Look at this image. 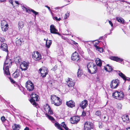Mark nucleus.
<instances>
[{"label": "nucleus", "instance_id": "nucleus-47", "mask_svg": "<svg viewBox=\"0 0 130 130\" xmlns=\"http://www.w3.org/2000/svg\"><path fill=\"white\" fill-rule=\"evenodd\" d=\"M77 92V90L76 89L73 87V89H72V93L73 94H74V93H75Z\"/></svg>", "mask_w": 130, "mask_h": 130}, {"label": "nucleus", "instance_id": "nucleus-50", "mask_svg": "<svg viewBox=\"0 0 130 130\" xmlns=\"http://www.w3.org/2000/svg\"><path fill=\"white\" fill-rule=\"evenodd\" d=\"M57 66H54L52 69V70L55 71L57 69Z\"/></svg>", "mask_w": 130, "mask_h": 130}, {"label": "nucleus", "instance_id": "nucleus-40", "mask_svg": "<svg viewBox=\"0 0 130 130\" xmlns=\"http://www.w3.org/2000/svg\"><path fill=\"white\" fill-rule=\"evenodd\" d=\"M1 119L2 121V122L3 123H4V122L5 121H6L8 123V120H7L5 118V117L4 116H3L1 118Z\"/></svg>", "mask_w": 130, "mask_h": 130}, {"label": "nucleus", "instance_id": "nucleus-5", "mask_svg": "<svg viewBox=\"0 0 130 130\" xmlns=\"http://www.w3.org/2000/svg\"><path fill=\"white\" fill-rule=\"evenodd\" d=\"M30 96L31 99L30 101V102H31L32 105L36 106L37 105V104L35 101H38V96L35 93H32Z\"/></svg>", "mask_w": 130, "mask_h": 130}, {"label": "nucleus", "instance_id": "nucleus-3", "mask_svg": "<svg viewBox=\"0 0 130 130\" xmlns=\"http://www.w3.org/2000/svg\"><path fill=\"white\" fill-rule=\"evenodd\" d=\"M21 8L23 11H25L26 12L29 14L31 12H32V15L34 17L35 19H36V15H37L39 13L38 12L28 7L26 5L23 4H21Z\"/></svg>", "mask_w": 130, "mask_h": 130}, {"label": "nucleus", "instance_id": "nucleus-26", "mask_svg": "<svg viewBox=\"0 0 130 130\" xmlns=\"http://www.w3.org/2000/svg\"><path fill=\"white\" fill-rule=\"evenodd\" d=\"M24 26V24L23 22L22 21H20L18 23V27L19 31H21L22 28Z\"/></svg>", "mask_w": 130, "mask_h": 130}, {"label": "nucleus", "instance_id": "nucleus-39", "mask_svg": "<svg viewBox=\"0 0 130 130\" xmlns=\"http://www.w3.org/2000/svg\"><path fill=\"white\" fill-rule=\"evenodd\" d=\"M96 49L100 52H103V49L101 47H100L98 46H96Z\"/></svg>", "mask_w": 130, "mask_h": 130}, {"label": "nucleus", "instance_id": "nucleus-55", "mask_svg": "<svg viewBox=\"0 0 130 130\" xmlns=\"http://www.w3.org/2000/svg\"><path fill=\"white\" fill-rule=\"evenodd\" d=\"M14 3H16V4H17L18 5H19L20 4L19 3V2L18 1H14Z\"/></svg>", "mask_w": 130, "mask_h": 130}, {"label": "nucleus", "instance_id": "nucleus-29", "mask_svg": "<svg viewBox=\"0 0 130 130\" xmlns=\"http://www.w3.org/2000/svg\"><path fill=\"white\" fill-rule=\"evenodd\" d=\"M104 69L107 71L109 72H111L113 70L111 67L108 64L107 65L106 67H104Z\"/></svg>", "mask_w": 130, "mask_h": 130}, {"label": "nucleus", "instance_id": "nucleus-61", "mask_svg": "<svg viewBox=\"0 0 130 130\" xmlns=\"http://www.w3.org/2000/svg\"><path fill=\"white\" fill-rule=\"evenodd\" d=\"M128 91L129 92H130V85L128 87Z\"/></svg>", "mask_w": 130, "mask_h": 130}, {"label": "nucleus", "instance_id": "nucleus-48", "mask_svg": "<svg viewBox=\"0 0 130 130\" xmlns=\"http://www.w3.org/2000/svg\"><path fill=\"white\" fill-rule=\"evenodd\" d=\"M5 41V39L3 37H0V41L3 42Z\"/></svg>", "mask_w": 130, "mask_h": 130}, {"label": "nucleus", "instance_id": "nucleus-58", "mask_svg": "<svg viewBox=\"0 0 130 130\" xmlns=\"http://www.w3.org/2000/svg\"><path fill=\"white\" fill-rule=\"evenodd\" d=\"M82 114L84 116H85L86 115V113H85L84 112H82Z\"/></svg>", "mask_w": 130, "mask_h": 130}, {"label": "nucleus", "instance_id": "nucleus-25", "mask_svg": "<svg viewBox=\"0 0 130 130\" xmlns=\"http://www.w3.org/2000/svg\"><path fill=\"white\" fill-rule=\"evenodd\" d=\"M111 59L119 62H122L123 61L122 59L116 56H112L111 57Z\"/></svg>", "mask_w": 130, "mask_h": 130}, {"label": "nucleus", "instance_id": "nucleus-54", "mask_svg": "<svg viewBox=\"0 0 130 130\" xmlns=\"http://www.w3.org/2000/svg\"><path fill=\"white\" fill-rule=\"evenodd\" d=\"M10 3L13 6V2H14L12 0H10L9 1Z\"/></svg>", "mask_w": 130, "mask_h": 130}, {"label": "nucleus", "instance_id": "nucleus-24", "mask_svg": "<svg viewBox=\"0 0 130 130\" xmlns=\"http://www.w3.org/2000/svg\"><path fill=\"white\" fill-rule=\"evenodd\" d=\"M109 111V113L111 116H114L116 112L115 109L112 107H110L108 108Z\"/></svg>", "mask_w": 130, "mask_h": 130}, {"label": "nucleus", "instance_id": "nucleus-44", "mask_svg": "<svg viewBox=\"0 0 130 130\" xmlns=\"http://www.w3.org/2000/svg\"><path fill=\"white\" fill-rule=\"evenodd\" d=\"M101 114V113L100 111H97L95 113V115L98 116H100Z\"/></svg>", "mask_w": 130, "mask_h": 130}, {"label": "nucleus", "instance_id": "nucleus-60", "mask_svg": "<svg viewBox=\"0 0 130 130\" xmlns=\"http://www.w3.org/2000/svg\"><path fill=\"white\" fill-rule=\"evenodd\" d=\"M56 33H55V34H58L61 37V36H62L61 34H59V33H58V32H56Z\"/></svg>", "mask_w": 130, "mask_h": 130}, {"label": "nucleus", "instance_id": "nucleus-27", "mask_svg": "<svg viewBox=\"0 0 130 130\" xmlns=\"http://www.w3.org/2000/svg\"><path fill=\"white\" fill-rule=\"evenodd\" d=\"M21 60V59L20 56L14 58V61L17 65L20 64Z\"/></svg>", "mask_w": 130, "mask_h": 130}, {"label": "nucleus", "instance_id": "nucleus-41", "mask_svg": "<svg viewBox=\"0 0 130 130\" xmlns=\"http://www.w3.org/2000/svg\"><path fill=\"white\" fill-rule=\"evenodd\" d=\"M16 45L18 46L20 45L21 44V41L20 39L17 40L16 41Z\"/></svg>", "mask_w": 130, "mask_h": 130}, {"label": "nucleus", "instance_id": "nucleus-63", "mask_svg": "<svg viewBox=\"0 0 130 130\" xmlns=\"http://www.w3.org/2000/svg\"><path fill=\"white\" fill-rule=\"evenodd\" d=\"M6 0H0V2H4Z\"/></svg>", "mask_w": 130, "mask_h": 130}, {"label": "nucleus", "instance_id": "nucleus-10", "mask_svg": "<svg viewBox=\"0 0 130 130\" xmlns=\"http://www.w3.org/2000/svg\"><path fill=\"white\" fill-rule=\"evenodd\" d=\"M25 86L28 90L29 91H32L34 89L33 84L30 81H28L26 82Z\"/></svg>", "mask_w": 130, "mask_h": 130}, {"label": "nucleus", "instance_id": "nucleus-7", "mask_svg": "<svg viewBox=\"0 0 130 130\" xmlns=\"http://www.w3.org/2000/svg\"><path fill=\"white\" fill-rule=\"evenodd\" d=\"M54 125L58 129L60 130H64L62 128L61 126H62L66 130H68V128L67 127L64 122L62 123L60 125L57 122H56L54 123Z\"/></svg>", "mask_w": 130, "mask_h": 130}, {"label": "nucleus", "instance_id": "nucleus-35", "mask_svg": "<svg viewBox=\"0 0 130 130\" xmlns=\"http://www.w3.org/2000/svg\"><path fill=\"white\" fill-rule=\"evenodd\" d=\"M116 19L117 21L121 23H124V19L121 17H117Z\"/></svg>", "mask_w": 130, "mask_h": 130}, {"label": "nucleus", "instance_id": "nucleus-2", "mask_svg": "<svg viewBox=\"0 0 130 130\" xmlns=\"http://www.w3.org/2000/svg\"><path fill=\"white\" fill-rule=\"evenodd\" d=\"M87 67L88 72L91 74L95 73L97 71V66L92 62L88 63L87 64Z\"/></svg>", "mask_w": 130, "mask_h": 130}, {"label": "nucleus", "instance_id": "nucleus-22", "mask_svg": "<svg viewBox=\"0 0 130 130\" xmlns=\"http://www.w3.org/2000/svg\"><path fill=\"white\" fill-rule=\"evenodd\" d=\"M66 105L69 107L72 108L75 106V102L72 100H70L66 102Z\"/></svg>", "mask_w": 130, "mask_h": 130}, {"label": "nucleus", "instance_id": "nucleus-9", "mask_svg": "<svg viewBox=\"0 0 130 130\" xmlns=\"http://www.w3.org/2000/svg\"><path fill=\"white\" fill-rule=\"evenodd\" d=\"M41 74V76L43 77H46L48 72L47 69L45 67H43L39 70Z\"/></svg>", "mask_w": 130, "mask_h": 130}, {"label": "nucleus", "instance_id": "nucleus-23", "mask_svg": "<svg viewBox=\"0 0 130 130\" xmlns=\"http://www.w3.org/2000/svg\"><path fill=\"white\" fill-rule=\"evenodd\" d=\"M50 32L51 33L55 34L57 33V30L56 29L55 26L53 25H52L50 26Z\"/></svg>", "mask_w": 130, "mask_h": 130}, {"label": "nucleus", "instance_id": "nucleus-1", "mask_svg": "<svg viewBox=\"0 0 130 130\" xmlns=\"http://www.w3.org/2000/svg\"><path fill=\"white\" fill-rule=\"evenodd\" d=\"M12 62L11 58H6L4 63L3 67L4 73L5 75H9L10 74L9 68L12 65Z\"/></svg>", "mask_w": 130, "mask_h": 130}, {"label": "nucleus", "instance_id": "nucleus-64", "mask_svg": "<svg viewBox=\"0 0 130 130\" xmlns=\"http://www.w3.org/2000/svg\"><path fill=\"white\" fill-rule=\"evenodd\" d=\"M20 90H21V91H22V90H23V88L22 87H21V88H20Z\"/></svg>", "mask_w": 130, "mask_h": 130}, {"label": "nucleus", "instance_id": "nucleus-20", "mask_svg": "<svg viewBox=\"0 0 130 130\" xmlns=\"http://www.w3.org/2000/svg\"><path fill=\"white\" fill-rule=\"evenodd\" d=\"M21 72L20 70L17 69L13 74V77L14 78H17L20 76Z\"/></svg>", "mask_w": 130, "mask_h": 130}, {"label": "nucleus", "instance_id": "nucleus-11", "mask_svg": "<svg viewBox=\"0 0 130 130\" xmlns=\"http://www.w3.org/2000/svg\"><path fill=\"white\" fill-rule=\"evenodd\" d=\"M72 60L75 61H78L80 60V56L78 53L76 52L73 54L71 56Z\"/></svg>", "mask_w": 130, "mask_h": 130}, {"label": "nucleus", "instance_id": "nucleus-13", "mask_svg": "<svg viewBox=\"0 0 130 130\" xmlns=\"http://www.w3.org/2000/svg\"><path fill=\"white\" fill-rule=\"evenodd\" d=\"M80 120V118L78 116H73L71 118L70 121L72 124H77Z\"/></svg>", "mask_w": 130, "mask_h": 130}, {"label": "nucleus", "instance_id": "nucleus-42", "mask_svg": "<svg viewBox=\"0 0 130 130\" xmlns=\"http://www.w3.org/2000/svg\"><path fill=\"white\" fill-rule=\"evenodd\" d=\"M70 15L69 12L68 11L67 13L65 15L64 17L65 19H67L69 16Z\"/></svg>", "mask_w": 130, "mask_h": 130}, {"label": "nucleus", "instance_id": "nucleus-33", "mask_svg": "<svg viewBox=\"0 0 130 130\" xmlns=\"http://www.w3.org/2000/svg\"><path fill=\"white\" fill-rule=\"evenodd\" d=\"M13 129L14 130H19L20 128V126L14 124L12 126Z\"/></svg>", "mask_w": 130, "mask_h": 130}, {"label": "nucleus", "instance_id": "nucleus-6", "mask_svg": "<svg viewBox=\"0 0 130 130\" xmlns=\"http://www.w3.org/2000/svg\"><path fill=\"white\" fill-rule=\"evenodd\" d=\"M84 130H91L94 128V125L92 123L89 121L85 122L84 124Z\"/></svg>", "mask_w": 130, "mask_h": 130}, {"label": "nucleus", "instance_id": "nucleus-59", "mask_svg": "<svg viewBox=\"0 0 130 130\" xmlns=\"http://www.w3.org/2000/svg\"><path fill=\"white\" fill-rule=\"evenodd\" d=\"M24 130H29V128L27 127H26L24 129Z\"/></svg>", "mask_w": 130, "mask_h": 130}, {"label": "nucleus", "instance_id": "nucleus-56", "mask_svg": "<svg viewBox=\"0 0 130 130\" xmlns=\"http://www.w3.org/2000/svg\"><path fill=\"white\" fill-rule=\"evenodd\" d=\"M45 6L47 8H48V9L50 11H51V9H50V7H48V6Z\"/></svg>", "mask_w": 130, "mask_h": 130}, {"label": "nucleus", "instance_id": "nucleus-36", "mask_svg": "<svg viewBox=\"0 0 130 130\" xmlns=\"http://www.w3.org/2000/svg\"><path fill=\"white\" fill-rule=\"evenodd\" d=\"M2 30L3 31H7L9 28V25L1 27Z\"/></svg>", "mask_w": 130, "mask_h": 130}, {"label": "nucleus", "instance_id": "nucleus-19", "mask_svg": "<svg viewBox=\"0 0 130 130\" xmlns=\"http://www.w3.org/2000/svg\"><path fill=\"white\" fill-rule=\"evenodd\" d=\"M67 84L69 87H73L74 85V82L72 80V79L68 78L67 81Z\"/></svg>", "mask_w": 130, "mask_h": 130}, {"label": "nucleus", "instance_id": "nucleus-51", "mask_svg": "<svg viewBox=\"0 0 130 130\" xmlns=\"http://www.w3.org/2000/svg\"><path fill=\"white\" fill-rule=\"evenodd\" d=\"M108 22L109 24L111 25V26L112 27L113 26V24L112 22L111 21L109 20Z\"/></svg>", "mask_w": 130, "mask_h": 130}, {"label": "nucleus", "instance_id": "nucleus-46", "mask_svg": "<svg viewBox=\"0 0 130 130\" xmlns=\"http://www.w3.org/2000/svg\"><path fill=\"white\" fill-rule=\"evenodd\" d=\"M96 42H95V44H94V46L96 48V46H98L97 45L99 44L100 41H99L98 40H96Z\"/></svg>", "mask_w": 130, "mask_h": 130}, {"label": "nucleus", "instance_id": "nucleus-49", "mask_svg": "<svg viewBox=\"0 0 130 130\" xmlns=\"http://www.w3.org/2000/svg\"><path fill=\"white\" fill-rule=\"evenodd\" d=\"M8 123L6 122V121H5L4 123L3 124L5 125V126H9V121H8Z\"/></svg>", "mask_w": 130, "mask_h": 130}, {"label": "nucleus", "instance_id": "nucleus-18", "mask_svg": "<svg viewBox=\"0 0 130 130\" xmlns=\"http://www.w3.org/2000/svg\"><path fill=\"white\" fill-rule=\"evenodd\" d=\"M80 106L83 109L85 108L88 105V101L85 100L82 101L79 104Z\"/></svg>", "mask_w": 130, "mask_h": 130}, {"label": "nucleus", "instance_id": "nucleus-52", "mask_svg": "<svg viewBox=\"0 0 130 130\" xmlns=\"http://www.w3.org/2000/svg\"><path fill=\"white\" fill-rule=\"evenodd\" d=\"M61 37L62 39H63L64 40H67V38H66L65 37L62 36H61Z\"/></svg>", "mask_w": 130, "mask_h": 130}, {"label": "nucleus", "instance_id": "nucleus-16", "mask_svg": "<svg viewBox=\"0 0 130 130\" xmlns=\"http://www.w3.org/2000/svg\"><path fill=\"white\" fill-rule=\"evenodd\" d=\"M44 108L45 111L46 112H48V114L51 115L53 114V111L48 105L46 104L44 106Z\"/></svg>", "mask_w": 130, "mask_h": 130}, {"label": "nucleus", "instance_id": "nucleus-17", "mask_svg": "<svg viewBox=\"0 0 130 130\" xmlns=\"http://www.w3.org/2000/svg\"><path fill=\"white\" fill-rule=\"evenodd\" d=\"M0 49L6 52L8 54V46L5 43H2L0 46Z\"/></svg>", "mask_w": 130, "mask_h": 130}, {"label": "nucleus", "instance_id": "nucleus-21", "mask_svg": "<svg viewBox=\"0 0 130 130\" xmlns=\"http://www.w3.org/2000/svg\"><path fill=\"white\" fill-rule=\"evenodd\" d=\"M61 100L59 98L56 100L55 101H53L52 102V104H54V105L56 106H58L60 105L61 104Z\"/></svg>", "mask_w": 130, "mask_h": 130}, {"label": "nucleus", "instance_id": "nucleus-37", "mask_svg": "<svg viewBox=\"0 0 130 130\" xmlns=\"http://www.w3.org/2000/svg\"><path fill=\"white\" fill-rule=\"evenodd\" d=\"M83 74V72L82 70L80 69H79L77 73V75L78 77H80Z\"/></svg>", "mask_w": 130, "mask_h": 130}, {"label": "nucleus", "instance_id": "nucleus-12", "mask_svg": "<svg viewBox=\"0 0 130 130\" xmlns=\"http://www.w3.org/2000/svg\"><path fill=\"white\" fill-rule=\"evenodd\" d=\"M119 84V80L118 79H116L115 80H113L111 82L110 86L111 88L112 89H115L117 88Z\"/></svg>", "mask_w": 130, "mask_h": 130}, {"label": "nucleus", "instance_id": "nucleus-8", "mask_svg": "<svg viewBox=\"0 0 130 130\" xmlns=\"http://www.w3.org/2000/svg\"><path fill=\"white\" fill-rule=\"evenodd\" d=\"M32 57L36 60H38L41 59L42 56L41 54L38 52L37 51L36 53L34 52L32 54Z\"/></svg>", "mask_w": 130, "mask_h": 130}, {"label": "nucleus", "instance_id": "nucleus-4", "mask_svg": "<svg viewBox=\"0 0 130 130\" xmlns=\"http://www.w3.org/2000/svg\"><path fill=\"white\" fill-rule=\"evenodd\" d=\"M112 95L114 98L121 100L124 99V95L123 92L117 91L113 93Z\"/></svg>", "mask_w": 130, "mask_h": 130}, {"label": "nucleus", "instance_id": "nucleus-57", "mask_svg": "<svg viewBox=\"0 0 130 130\" xmlns=\"http://www.w3.org/2000/svg\"><path fill=\"white\" fill-rule=\"evenodd\" d=\"M54 19L56 20L57 21L58 18L57 17H55L54 18Z\"/></svg>", "mask_w": 130, "mask_h": 130}, {"label": "nucleus", "instance_id": "nucleus-14", "mask_svg": "<svg viewBox=\"0 0 130 130\" xmlns=\"http://www.w3.org/2000/svg\"><path fill=\"white\" fill-rule=\"evenodd\" d=\"M116 71L118 73L119 76L121 77L125 81V82L126 80L130 81V78L126 77L124 74L122 72H121L120 71Z\"/></svg>", "mask_w": 130, "mask_h": 130}, {"label": "nucleus", "instance_id": "nucleus-43", "mask_svg": "<svg viewBox=\"0 0 130 130\" xmlns=\"http://www.w3.org/2000/svg\"><path fill=\"white\" fill-rule=\"evenodd\" d=\"M122 105L120 103H118L117 105V108L119 109H121L122 108Z\"/></svg>", "mask_w": 130, "mask_h": 130}, {"label": "nucleus", "instance_id": "nucleus-15", "mask_svg": "<svg viewBox=\"0 0 130 130\" xmlns=\"http://www.w3.org/2000/svg\"><path fill=\"white\" fill-rule=\"evenodd\" d=\"M29 66V64L25 62H21L20 67L22 70H25L27 69Z\"/></svg>", "mask_w": 130, "mask_h": 130}, {"label": "nucleus", "instance_id": "nucleus-34", "mask_svg": "<svg viewBox=\"0 0 130 130\" xmlns=\"http://www.w3.org/2000/svg\"><path fill=\"white\" fill-rule=\"evenodd\" d=\"M51 103H52V102L53 101H54V102L56 100H57V99L59 98V97H58L54 95H51Z\"/></svg>", "mask_w": 130, "mask_h": 130}, {"label": "nucleus", "instance_id": "nucleus-32", "mask_svg": "<svg viewBox=\"0 0 130 130\" xmlns=\"http://www.w3.org/2000/svg\"><path fill=\"white\" fill-rule=\"evenodd\" d=\"M52 41L51 40H49L48 41L47 40H46V46L48 48H50L51 45L52 43Z\"/></svg>", "mask_w": 130, "mask_h": 130}, {"label": "nucleus", "instance_id": "nucleus-62", "mask_svg": "<svg viewBox=\"0 0 130 130\" xmlns=\"http://www.w3.org/2000/svg\"><path fill=\"white\" fill-rule=\"evenodd\" d=\"M59 8H60V7H57L55 8V9H59Z\"/></svg>", "mask_w": 130, "mask_h": 130}, {"label": "nucleus", "instance_id": "nucleus-53", "mask_svg": "<svg viewBox=\"0 0 130 130\" xmlns=\"http://www.w3.org/2000/svg\"><path fill=\"white\" fill-rule=\"evenodd\" d=\"M103 117L104 118V119H105L107 118L106 119H108V116L107 115L106 116H103Z\"/></svg>", "mask_w": 130, "mask_h": 130}, {"label": "nucleus", "instance_id": "nucleus-45", "mask_svg": "<svg viewBox=\"0 0 130 130\" xmlns=\"http://www.w3.org/2000/svg\"><path fill=\"white\" fill-rule=\"evenodd\" d=\"M4 74L6 76H7L9 78L10 80V81H11V83H14L15 82V81H14L12 79V78H11L9 77V76L10 75H5V74Z\"/></svg>", "mask_w": 130, "mask_h": 130}, {"label": "nucleus", "instance_id": "nucleus-28", "mask_svg": "<svg viewBox=\"0 0 130 130\" xmlns=\"http://www.w3.org/2000/svg\"><path fill=\"white\" fill-rule=\"evenodd\" d=\"M122 119L124 122L128 123L129 122V119L128 116L127 115H124L122 117Z\"/></svg>", "mask_w": 130, "mask_h": 130}, {"label": "nucleus", "instance_id": "nucleus-31", "mask_svg": "<svg viewBox=\"0 0 130 130\" xmlns=\"http://www.w3.org/2000/svg\"><path fill=\"white\" fill-rule=\"evenodd\" d=\"M46 117L48 118L50 120H51L52 122H55V120L54 118L49 115H48L47 113L45 114Z\"/></svg>", "mask_w": 130, "mask_h": 130}, {"label": "nucleus", "instance_id": "nucleus-30", "mask_svg": "<svg viewBox=\"0 0 130 130\" xmlns=\"http://www.w3.org/2000/svg\"><path fill=\"white\" fill-rule=\"evenodd\" d=\"M97 65L101 67L102 65V62L101 60L99 58H97L95 60Z\"/></svg>", "mask_w": 130, "mask_h": 130}, {"label": "nucleus", "instance_id": "nucleus-38", "mask_svg": "<svg viewBox=\"0 0 130 130\" xmlns=\"http://www.w3.org/2000/svg\"><path fill=\"white\" fill-rule=\"evenodd\" d=\"M8 25L7 22L5 20L2 21L1 22V27L5 26Z\"/></svg>", "mask_w": 130, "mask_h": 130}]
</instances>
